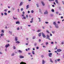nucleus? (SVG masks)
Wrapping results in <instances>:
<instances>
[{"mask_svg": "<svg viewBox=\"0 0 64 64\" xmlns=\"http://www.w3.org/2000/svg\"><path fill=\"white\" fill-rule=\"evenodd\" d=\"M29 5H28L26 7V9H27L28 8H29Z\"/></svg>", "mask_w": 64, "mask_h": 64, "instance_id": "obj_15", "label": "nucleus"}, {"mask_svg": "<svg viewBox=\"0 0 64 64\" xmlns=\"http://www.w3.org/2000/svg\"><path fill=\"white\" fill-rule=\"evenodd\" d=\"M19 58H24V57L20 55L19 56Z\"/></svg>", "mask_w": 64, "mask_h": 64, "instance_id": "obj_4", "label": "nucleus"}, {"mask_svg": "<svg viewBox=\"0 0 64 64\" xmlns=\"http://www.w3.org/2000/svg\"><path fill=\"white\" fill-rule=\"evenodd\" d=\"M15 40L16 41H17L18 40V38L17 37H15Z\"/></svg>", "mask_w": 64, "mask_h": 64, "instance_id": "obj_13", "label": "nucleus"}, {"mask_svg": "<svg viewBox=\"0 0 64 64\" xmlns=\"http://www.w3.org/2000/svg\"><path fill=\"white\" fill-rule=\"evenodd\" d=\"M41 57H42V58H43L44 57V55H42L41 56Z\"/></svg>", "mask_w": 64, "mask_h": 64, "instance_id": "obj_35", "label": "nucleus"}, {"mask_svg": "<svg viewBox=\"0 0 64 64\" xmlns=\"http://www.w3.org/2000/svg\"><path fill=\"white\" fill-rule=\"evenodd\" d=\"M41 3L43 6H44L45 5V4H44V2L42 1L41 2Z\"/></svg>", "mask_w": 64, "mask_h": 64, "instance_id": "obj_14", "label": "nucleus"}, {"mask_svg": "<svg viewBox=\"0 0 64 64\" xmlns=\"http://www.w3.org/2000/svg\"><path fill=\"white\" fill-rule=\"evenodd\" d=\"M39 42H41V39H39L38 40Z\"/></svg>", "mask_w": 64, "mask_h": 64, "instance_id": "obj_51", "label": "nucleus"}, {"mask_svg": "<svg viewBox=\"0 0 64 64\" xmlns=\"http://www.w3.org/2000/svg\"><path fill=\"white\" fill-rule=\"evenodd\" d=\"M57 60H55V63H57Z\"/></svg>", "mask_w": 64, "mask_h": 64, "instance_id": "obj_26", "label": "nucleus"}, {"mask_svg": "<svg viewBox=\"0 0 64 64\" xmlns=\"http://www.w3.org/2000/svg\"><path fill=\"white\" fill-rule=\"evenodd\" d=\"M52 32V33L53 34H54V33H55V32H54V31Z\"/></svg>", "mask_w": 64, "mask_h": 64, "instance_id": "obj_43", "label": "nucleus"}, {"mask_svg": "<svg viewBox=\"0 0 64 64\" xmlns=\"http://www.w3.org/2000/svg\"><path fill=\"white\" fill-rule=\"evenodd\" d=\"M10 12H11V11H8V13H10Z\"/></svg>", "mask_w": 64, "mask_h": 64, "instance_id": "obj_59", "label": "nucleus"}, {"mask_svg": "<svg viewBox=\"0 0 64 64\" xmlns=\"http://www.w3.org/2000/svg\"><path fill=\"white\" fill-rule=\"evenodd\" d=\"M1 15H2V16L3 15V13H1Z\"/></svg>", "mask_w": 64, "mask_h": 64, "instance_id": "obj_64", "label": "nucleus"}, {"mask_svg": "<svg viewBox=\"0 0 64 64\" xmlns=\"http://www.w3.org/2000/svg\"><path fill=\"white\" fill-rule=\"evenodd\" d=\"M16 24H20V22H19V21L16 22Z\"/></svg>", "mask_w": 64, "mask_h": 64, "instance_id": "obj_12", "label": "nucleus"}, {"mask_svg": "<svg viewBox=\"0 0 64 64\" xmlns=\"http://www.w3.org/2000/svg\"><path fill=\"white\" fill-rule=\"evenodd\" d=\"M15 55L14 53H12L11 54V56H14Z\"/></svg>", "mask_w": 64, "mask_h": 64, "instance_id": "obj_20", "label": "nucleus"}, {"mask_svg": "<svg viewBox=\"0 0 64 64\" xmlns=\"http://www.w3.org/2000/svg\"><path fill=\"white\" fill-rule=\"evenodd\" d=\"M9 32L10 34H12V32H10V31H9Z\"/></svg>", "mask_w": 64, "mask_h": 64, "instance_id": "obj_32", "label": "nucleus"}, {"mask_svg": "<svg viewBox=\"0 0 64 64\" xmlns=\"http://www.w3.org/2000/svg\"><path fill=\"white\" fill-rule=\"evenodd\" d=\"M39 12H40L41 13H42V12H41V9H39Z\"/></svg>", "mask_w": 64, "mask_h": 64, "instance_id": "obj_28", "label": "nucleus"}, {"mask_svg": "<svg viewBox=\"0 0 64 64\" xmlns=\"http://www.w3.org/2000/svg\"><path fill=\"white\" fill-rule=\"evenodd\" d=\"M31 13H34V10H32L31 11Z\"/></svg>", "mask_w": 64, "mask_h": 64, "instance_id": "obj_33", "label": "nucleus"}, {"mask_svg": "<svg viewBox=\"0 0 64 64\" xmlns=\"http://www.w3.org/2000/svg\"><path fill=\"white\" fill-rule=\"evenodd\" d=\"M33 39H35V36H34L33 37Z\"/></svg>", "mask_w": 64, "mask_h": 64, "instance_id": "obj_34", "label": "nucleus"}, {"mask_svg": "<svg viewBox=\"0 0 64 64\" xmlns=\"http://www.w3.org/2000/svg\"><path fill=\"white\" fill-rule=\"evenodd\" d=\"M23 18H22V19H26V17H24Z\"/></svg>", "mask_w": 64, "mask_h": 64, "instance_id": "obj_27", "label": "nucleus"}, {"mask_svg": "<svg viewBox=\"0 0 64 64\" xmlns=\"http://www.w3.org/2000/svg\"><path fill=\"white\" fill-rule=\"evenodd\" d=\"M36 6H37V7H38L39 5H38V4H36Z\"/></svg>", "mask_w": 64, "mask_h": 64, "instance_id": "obj_55", "label": "nucleus"}, {"mask_svg": "<svg viewBox=\"0 0 64 64\" xmlns=\"http://www.w3.org/2000/svg\"><path fill=\"white\" fill-rule=\"evenodd\" d=\"M34 44V46H36V45H37V43H35Z\"/></svg>", "mask_w": 64, "mask_h": 64, "instance_id": "obj_52", "label": "nucleus"}, {"mask_svg": "<svg viewBox=\"0 0 64 64\" xmlns=\"http://www.w3.org/2000/svg\"><path fill=\"white\" fill-rule=\"evenodd\" d=\"M12 10H14L15 9V8H12Z\"/></svg>", "mask_w": 64, "mask_h": 64, "instance_id": "obj_44", "label": "nucleus"}, {"mask_svg": "<svg viewBox=\"0 0 64 64\" xmlns=\"http://www.w3.org/2000/svg\"><path fill=\"white\" fill-rule=\"evenodd\" d=\"M10 46V45H9V44H6L5 46V47H6V48H7V47H9V46Z\"/></svg>", "mask_w": 64, "mask_h": 64, "instance_id": "obj_6", "label": "nucleus"}, {"mask_svg": "<svg viewBox=\"0 0 64 64\" xmlns=\"http://www.w3.org/2000/svg\"><path fill=\"white\" fill-rule=\"evenodd\" d=\"M32 53L33 54H35V53H34V51L32 50Z\"/></svg>", "mask_w": 64, "mask_h": 64, "instance_id": "obj_24", "label": "nucleus"}, {"mask_svg": "<svg viewBox=\"0 0 64 64\" xmlns=\"http://www.w3.org/2000/svg\"><path fill=\"white\" fill-rule=\"evenodd\" d=\"M52 55V53H50L48 54V56L49 57H51V56Z\"/></svg>", "mask_w": 64, "mask_h": 64, "instance_id": "obj_3", "label": "nucleus"}, {"mask_svg": "<svg viewBox=\"0 0 64 64\" xmlns=\"http://www.w3.org/2000/svg\"><path fill=\"white\" fill-rule=\"evenodd\" d=\"M45 23H46V24H48V22H45Z\"/></svg>", "mask_w": 64, "mask_h": 64, "instance_id": "obj_60", "label": "nucleus"}, {"mask_svg": "<svg viewBox=\"0 0 64 64\" xmlns=\"http://www.w3.org/2000/svg\"><path fill=\"white\" fill-rule=\"evenodd\" d=\"M46 32H47V33L48 34L50 33V32H49L48 30H46Z\"/></svg>", "mask_w": 64, "mask_h": 64, "instance_id": "obj_31", "label": "nucleus"}, {"mask_svg": "<svg viewBox=\"0 0 64 64\" xmlns=\"http://www.w3.org/2000/svg\"><path fill=\"white\" fill-rule=\"evenodd\" d=\"M30 22L31 23H32V22H33V21H30Z\"/></svg>", "mask_w": 64, "mask_h": 64, "instance_id": "obj_53", "label": "nucleus"}, {"mask_svg": "<svg viewBox=\"0 0 64 64\" xmlns=\"http://www.w3.org/2000/svg\"><path fill=\"white\" fill-rule=\"evenodd\" d=\"M46 45H47V44H48V42H46Z\"/></svg>", "mask_w": 64, "mask_h": 64, "instance_id": "obj_50", "label": "nucleus"}, {"mask_svg": "<svg viewBox=\"0 0 64 64\" xmlns=\"http://www.w3.org/2000/svg\"><path fill=\"white\" fill-rule=\"evenodd\" d=\"M62 44H64V42H62V43H61Z\"/></svg>", "mask_w": 64, "mask_h": 64, "instance_id": "obj_54", "label": "nucleus"}, {"mask_svg": "<svg viewBox=\"0 0 64 64\" xmlns=\"http://www.w3.org/2000/svg\"><path fill=\"white\" fill-rule=\"evenodd\" d=\"M42 36L43 38H45L46 37V36H45V34L44 33H43V32H42Z\"/></svg>", "mask_w": 64, "mask_h": 64, "instance_id": "obj_2", "label": "nucleus"}, {"mask_svg": "<svg viewBox=\"0 0 64 64\" xmlns=\"http://www.w3.org/2000/svg\"><path fill=\"white\" fill-rule=\"evenodd\" d=\"M41 33H40L39 34H38V36L39 37H40V36H41Z\"/></svg>", "mask_w": 64, "mask_h": 64, "instance_id": "obj_19", "label": "nucleus"}, {"mask_svg": "<svg viewBox=\"0 0 64 64\" xmlns=\"http://www.w3.org/2000/svg\"><path fill=\"white\" fill-rule=\"evenodd\" d=\"M20 64H26V63L23 62H21L20 63Z\"/></svg>", "mask_w": 64, "mask_h": 64, "instance_id": "obj_11", "label": "nucleus"}, {"mask_svg": "<svg viewBox=\"0 0 64 64\" xmlns=\"http://www.w3.org/2000/svg\"><path fill=\"white\" fill-rule=\"evenodd\" d=\"M56 14H58L59 13V12H56Z\"/></svg>", "mask_w": 64, "mask_h": 64, "instance_id": "obj_58", "label": "nucleus"}, {"mask_svg": "<svg viewBox=\"0 0 64 64\" xmlns=\"http://www.w3.org/2000/svg\"><path fill=\"white\" fill-rule=\"evenodd\" d=\"M4 34L2 33L0 34V36H4Z\"/></svg>", "mask_w": 64, "mask_h": 64, "instance_id": "obj_21", "label": "nucleus"}, {"mask_svg": "<svg viewBox=\"0 0 64 64\" xmlns=\"http://www.w3.org/2000/svg\"><path fill=\"white\" fill-rule=\"evenodd\" d=\"M39 49V47H36V49Z\"/></svg>", "mask_w": 64, "mask_h": 64, "instance_id": "obj_61", "label": "nucleus"}, {"mask_svg": "<svg viewBox=\"0 0 64 64\" xmlns=\"http://www.w3.org/2000/svg\"><path fill=\"white\" fill-rule=\"evenodd\" d=\"M16 43H17L18 44H19V43H20V42H18V41H17V42H16Z\"/></svg>", "mask_w": 64, "mask_h": 64, "instance_id": "obj_25", "label": "nucleus"}, {"mask_svg": "<svg viewBox=\"0 0 64 64\" xmlns=\"http://www.w3.org/2000/svg\"><path fill=\"white\" fill-rule=\"evenodd\" d=\"M46 62L45 61H44V60H42V64H45V63Z\"/></svg>", "mask_w": 64, "mask_h": 64, "instance_id": "obj_9", "label": "nucleus"}, {"mask_svg": "<svg viewBox=\"0 0 64 64\" xmlns=\"http://www.w3.org/2000/svg\"><path fill=\"white\" fill-rule=\"evenodd\" d=\"M50 62H52V63H53V61H52V59L51 58L50 59Z\"/></svg>", "mask_w": 64, "mask_h": 64, "instance_id": "obj_18", "label": "nucleus"}, {"mask_svg": "<svg viewBox=\"0 0 64 64\" xmlns=\"http://www.w3.org/2000/svg\"><path fill=\"white\" fill-rule=\"evenodd\" d=\"M58 61H60V59H58V60H57Z\"/></svg>", "mask_w": 64, "mask_h": 64, "instance_id": "obj_37", "label": "nucleus"}, {"mask_svg": "<svg viewBox=\"0 0 64 64\" xmlns=\"http://www.w3.org/2000/svg\"><path fill=\"white\" fill-rule=\"evenodd\" d=\"M55 1L56 2V4H58V2L57 0H55Z\"/></svg>", "mask_w": 64, "mask_h": 64, "instance_id": "obj_16", "label": "nucleus"}, {"mask_svg": "<svg viewBox=\"0 0 64 64\" xmlns=\"http://www.w3.org/2000/svg\"><path fill=\"white\" fill-rule=\"evenodd\" d=\"M56 28H58L59 27H58V25L57 24H56L55 25Z\"/></svg>", "mask_w": 64, "mask_h": 64, "instance_id": "obj_7", "label": "nucleus"}, {"mask_svg": "<svg viewBox=\"0 0 64 64\" xmlns=\"http://www.w3.org/2000/svg\"><path fill=\"white\" fill-rule=\"evenodd\" d=\"M33 18H32V19H31V21H33Z\"/></svg>", "mask_w": 64, "mask_h": 64, "instance_id": "obj_46", "label": "nucleus"}, {"mask_svg": "<svg viewBox=\"0 0 64 64\" xmlns=\"http://www.w3.org/2000/svg\"><path fill=\"white\" fill-rule=\"evenodd\" d=\"M38 18L39 19V22H40L41 21V20H40V18Z\"/></svg>", "mask_w": 64, "mask_h": 64, "instance_id": "obj_39", "label": "nucleus"}, {"mask_svg": "<svg viewBox=\"0 0 64 64\" xmlns=\"http://www.w3.org/2000/svg\"><path fill=\"white\" fill-rule=\"evenodd\" d=\"M18 52L19 53H22V51H21L20 50H18Z\"/></svg>", "mask_w": 64, "mask_h": 64, "instance_id": "obj_17", "label": "nucleus"}, {"mask_svg": "<svg viewBox=\"0 0 64 64\" xmlns=\"http://www.w3.org/2000/svg\"><path fill=\"white\" fill-rule=\"evenodd\" d=\"M23 8H22L21 9V11H23Z\"/></svg>", "mask_w": 64, "mask_h": 64, "instance_id": "obj_63", "label": "nucleus"}, {"mask_svg": "<svg viewBox=\"0 0 64 64\" xmlns=\"http://www.w3.org/2000/svg\"><path fill=\"white\" fill-rule=\"evenodd\" d=\"M59 8L60 10H61V7H59Z\"/></svg>", "mask_w": 64, "mask_h": 64, "instance_id": "obj_62", "label": "nucleus"}, {"mask_svg": "<svg viewBox=\"0 0 64 64\" xmlns=\"http://www.w3.org/2000/svg\"><path fill=\"white\" fill-rule=\"evenodd\" d=\"M14 47V49H16V47H15V46H13Z\"/></svg>", "mask_w": 64, "mask_h": 64, "instance_id": "obj_36", "label": "nucleus"}, {"mask_svg": "<svg viewBox=\"0 0 64 64\" xmlns=\"http://www.w3.org/2000/svg\"><path fill=\"white\" fill-rule=\"evenodd\" d=\"M17 30H19V27L18 28H17Z\"/></svg>", "mask_w": 64, "mask_h": 64, "instance_id": "obj_48", "label": "nucleus"}, {"mask_svg": "<svg viewBox=\"0 0 64 64\" xmlns=\"http://www.w3.org/2000/svg\"><path fill=\"white\" fill-rule=\"evenodd\" d=\"M53 24L54 25H56V24H56V22H53Z\"/></svg>", "mask_w": 64, "mask_h": 64, "instance_id": "obj_22", "label": "nucleus"}, {"mask_svg": "<svg viewBox=\"0 0 64 64\" xmlns=\"http://www.w3.org/2000/svg\"><path fill=\"white\" fill-rule=\"evenodd\" d=\"M50 16L51 17H52V16H53V14H50Z\"/></svg>", "mask_w": 64, "mask_h": 64, "instance_id": "obj_40", "label": "nucleus"}, {"mask_svg": "<svg viewBox=\"0 0 64 64\" xmlns=\"http://www.w3.org/2000/svg\"><path fill=\"white\" fill-rule=\"evenodd\" d=\"M23 2H21L20 3V4L19 5V6H22L23 4Z\"/></svg>", "mask_w": 64, "mask_h": 64, "instance_id": "obj_10", "label": "nucleus"}, {"mask_svg": "<svg viewBox=\"0 0 64 64\" xmlns=\"http://www.w3.org/2000/svg\"><path fill=\"white\" fill-rule=\"evenodd\" d=\"M57 51L58 52H60L61 51H62V50L60 49H58L57 50Z\"/></svg>", "mask_w": 64, "mask_h": 64, "instance_id": "obj_5", "label": "nucleus"}, {"mask_svg": "<svg viewBox=\"0 0 64 64\" xmlns=\"http://www.w3.org/2000/svg\"><path fill=\"white\" fill-rule=\"evenodd\" d=\"M52 6L53 7H55V6H54V5H52Z\"/></svg>", "mask_w": 64, "mask_h": 64, "instance_id": "obj_57", "label": "nucleus"}, {"mask_svg": "<svg viewBox=\"0 0 64 64\" xmlns=\"http://www.w3.org/2000/svg\"><path fill=\"white\" fill-rule=\"evenodd\" d=\"M60 18L61 19H63V16H61L60 17Z\"/></svg>", "mask_w": 64, "mask_h": 64, "instance_id": "obj_56", "label": "nucleus"}, {"mask_svg": "<svg viewBox=\"0 0 64 64\" xmlns=\"http://www.w3.org/2000/svg\"><path fill=\"white\" fill-rule=\"evenodd\" d=\"M41 31V30H38L37 31V32H40Z\"/></svg>", "mask_w": 64, "mask_h": 64, "instance_id": "obj_29", "label": "nucleus"}, {"mask_svg": "<svg viewBox=\"0 0 64 64\" xmlns=\"http://www.w3.org/2000/svg\"><path fill=\"white\" fill-rule=\"evenodd\" d=\"M51 44H54V42H51Z\"/></svg>", "mask_w": 64, "mask_h": 64, "instance_id": "obj_45", "label": "nucleus"}, {"mask_svg": "<svg viewBox=\"0 0 64 64\" xmlns=\"http://www.w3.org/2000/svg\"><path fill=\"white\" fill-rule=\"evenodd\" d=\"M13 18L14 20H17V19L16 18H14V16H13Z\"/></svg>", "mask_w": 64, "mask_h": 64, "instance_id": "obj_23", "label": "nucleus"}, {"mask_svg": "<svg viewBox=\"0 0 64 64\" xmlns=\"http://www.w3.org/2000/svg\"><path fill=\"white\" fill-rule=\"evenodd\" d=\"M44 14H48V12L47 10H46L45 12H44Z\"/></svg>", "mask_w": 64, "mask_h": 64, "instance_id": "obj_8", "label": "nucleus"}, {"mask_svg": "<svg viewBox=\"0 0 64 64\" xmlns=\"http://www.w3.org/2000/svg\"><path fill=\"white\" fill-rule=\"evenodd\" d=\"M50 36H52V34H51L50 33Z\"/></svg>", "mask_w": 64, "mask_h": 64, "instance_id": "obj_47", "label": "nucleus"}, {"mask_svg": "<svg viewBox=\"0 0 64 64\" xmlns=\"http://www.w3.org/2000/svg\"><path fill=\"white\" fill-rule=\"evenodd\" d=\"M4 12H7V9H6L4 10Z\"/></svg>", "mask_w": 64, "mask_h": 64, "instance_id": "obj_42", "label": "nucleus"}, {"mask_svg": "<svg viewBox=\"0 0 64 64\" xmlns=\"http://www.w3.org/2000/svg\"><path fill=\"white\" fill-rule=\"evenodd\" d=\"M4 14V15H7V14L6 12H5Z\"/></svg>", "mask_w": 64, "mask_h": 64, "instance_id": "obj_41", "label": "nucleus"}, {"mask_svg": "<svg viewBox=\"0 0 64 64\" xmlns=\"http://www.w3.org/2000/svg\"><path fill=\"white\" fill-rule=\"evenodd\" d=\"M22 14H25V12L24 11L23 12Z\"/></svg>", "mask_w": 64, "mask_h": 64, "instance_id": "obj_49", "label": "nucleus"}, {"mask_svg": "<svg viewBox=\"0 0 64 64\" xmlns=\"http://www.w3.org/2000/svg\"><path fill=\"white\" fill-rule=\"evenodd\" d=\"M46 39H48L49 40H51V39L50 38V36L48 35H46Z\"/></svg>", "mask_w": 64, "mask_h": 64, "instance_id": "obj_1", "label": "nucleus"}, {"mask_svg": "<svg viewBox=\"0 0 64 64\" xmlns=\"http://www.w3.org/2000/svg\"><path fill=\"white\" fill-rule=\"evenodd\" d=\"M52 12H54V9H52Z\"/></svg>", "mask_w": 64, "mask_h": 64, "instance_id": "obj_30", "label": "nucleus"}, {"mask_svg": "<svg viewBox=\"0 0 64 64\" xmlns=\"http://www.w3.org/2000/svg\"><path fill=\"white\" fill-rule=\"evenodd\" d=\"M1 32H2V33H4V30H2Z\"/></svg>", "mask_w": 64, "mask_h": 64, "instance_id": "obj_38", "label": "nucleus"}]
</instances>
